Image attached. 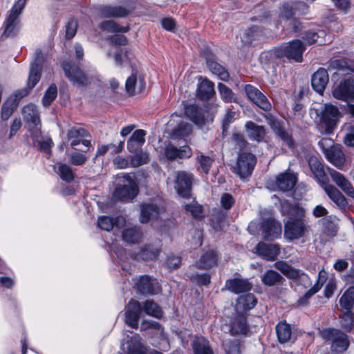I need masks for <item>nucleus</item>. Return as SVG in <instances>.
Returning <instances> with one entry per match:
<instances>
[{"instance_id":"nucleus-1","label":"nucleus","mask_w":354,"mask_h":354,"mask_svg":"<svg viewBox=\"0 0 354 354\" xmlns=\"http://www.w3.org/2000/svg\"><path fill=\"white\" fill-rule=\"evenodd\" d=\"M281 212L288 216L284 223L285 237L292 241L304 236L309 227L304 208L285 201L281 204Z\"/></svg>"},{"instance_id":"nucleus-2","label":"nucleus","mask_w":354,"mask_h":354,"mask_svg":"<svg viewBox=\"0 0 354 354\" xmlns=\"http://www.w3.org/2000/svg\"><path fill=\"white\" fill-rule=\"evenodd\" d=\"M320 113V121L317 124L318 131L322 133H332L340 118L339 109L334 105L326 104Z\"/></svg>"},{"instance_id":"nucleus-3","label":"nucleus","mask_w":354,"mask_h":354,"mask_svg":"<svg viewBox=\"0 0 354 354\" xmlns=\"http://www.w3.org/2000/svg\"><path fill=\"white\" fill-rule=\"evenodd\" d=\"M322 336L324 339L331 341L333 352L342 353L348 348V336L337 329L326 328L322 331Z\"/></svg>"},{"instance_id":"nucleus-4","label":"nucleus","mask_w":354,"mask_h":354,"mask_svg":"<svg viewBox=\"0 0 354 354\" xmlns=\"http://www.w3.org/2000/svg\"><path fill=\"white\" fill-rule=\"evenodd\" d=\"M62 68L66 77L75 86H86L91 83V78L74 63L65 61L62 63Z\"/></svg>"},{"instance_id":"nucleus-5","label":"nucleus","mask_w":354,"mask_h":354,"mask_svg":"<svg viewBox=\"0 0 354 354\" xmlns=\"http://www.w3.org/2000/svg\"><path fill=\"white\" fill-rule=\"evenodd\" d=\"M305 49V46L302 41L299 39H295L281 45L276 50L275 53L277 57H286L297 62H301Z\"/></svg>"},{"instance_id":"nucleus-6","label":"nucleus","mask_w":354,"mask_h":354,"mask_svg":"<svg viewBox=\"0 0 354 354\" xmlns=\"http://www.w3.org/2000/svg\"><path fill=\"white\" fill-rule=\"evenodd\" d=\"M257 163L254 155L248 152L240 153L234 167V172L244 179L251 176Z\"/></svg>"},{"instance_id":"nucleus-7","label":"nucleus","mask_w":354,"mask_h":354,"mask_svg":"<svg viewBox=\"0 0 354 354\" xmlns=\"http://www.w3.org/2000/svg\"><path fill=\"white\" fill-rule=\"evenodd\" d=\"M124 184L116 187L113 198L117 201L127 202L134 198L138 194V187L129 174L123 176Z\"/></svg>"},{"instance_id":"nucleus-8","label":"nucleus","mask_w":354,"mask_h":354,"mask_svg":"<svg viewBox=\"0 0 354 354\" xmlns=\"http://www.w3.org/2000/svg\"><path fill=\"white\" fill-rule=\"evenodd\" d=\"M26 3V0H18L12 6L5 21L3 34L6 37L15 35L18 30L19 17Z\"/></svg>"},{"instance_id":"nucleus-9","label":"nucleus","mask_w":354,"mask_h":354,"mask_svg":"<svg viewBox=\"0 0 354 354\" xmlns=\"http://www.w3.org/2000/svg\"><path fill=\"white\" fill-rule=\"evenodd\" d=\"M266 119L276 136L289 148H293L295 146L294 140L292 135L284 128L283 122L271 115H267Z\"/></svg>"},{"instance_id":"nucleus-10","label":"nucleus","mask_w":354,"mask_h":354,"mask_svg":"<svg viewBox=\"0 0 354 354\" xmlns=\"http://www.w3.org/2000/svg\"><path fill=\"white\" fill-rule=\"evenodd\" d=\"M335 98L345 102L354 100V78L342 80L333 91Z\"/></svg>"},{"instance_id":"nucleus-11","label":"nucleus","mask_w":354,"mask_h":354,"mask_svg":"<svg viewBox=\"0 0 354 354\" xmlns=\"http://www.w3.org/2000/svg\"><path fill=\"white\" fill-rule=\"evenodd\" d=\"M162 207L159 200L150 201L140 205V222L147 223L151 220L157 219L161 214Z\"/></svg>"},{"instance_id":"nucleus-12","label":"nucleus","mask_w":354,"mask_h":354,"mask_svg":"<svg viewBox=\"0 0 354 354\" xmlns=\"http://www.w3.org/2000/svg\"><path fill=\"white\" fill-rule=\"evenodd\" d=\"M125 342H122L121 348L124 354H145V348L141 343V337L138 334L129 331Z\"/></svg>"},{"instance_id":"nucleus-13","label":"nucleus","mask_w":354,"mask_h":354,"mask_svg":"<svg viewBox=\"0 0 354 354\" xmlns=\"http://www.w3.org/2000/svg\"><path fill=\"white\" fill-rule=\"evenodd\" d=\"M43 62V53L41 50L37 49L35 52L34 60L30 65L28 80V86L29 88H32L40 80Z\"/></svg>"},{"instance_id":"nucleus-14","label":"nucleus","mask_w":354,"mask_h":354,"mask_svg":"<svg viewBox=\"0 0 354 354\" xmlns=\"http://www.w3.org/2000/svg\"><path fill=\"white\" fill-rule=\"evenodd\" d=\"M141 313L142 304L137 300L131 299L127 306L125 323L132 328H138Z\"/></svg>"},{"instance_id":"nucleus-15","label":"nucleus","mask_w":354,"mask_h":354,"mask_svg":"<svg viewBox=\"0 0 354 354\" xmlns=\"http://www.w3.org/2000/svg\"><path fill=\"white\" fill-rule=\"evenodd\" d=\"M175 189L182 197H187L189 195L192 187L193 175L186 171H178L175 174Z\"/></svg>"},{"instance_id":"nucleus-16","label":"nucleus","mask_w":354,"mask_h":354,"mask_svg":"<svg viewBox=\"0 0 354 354\" xmlns=\"http://www.w3.org/2000/svg\"><path fill=\"white\" fill-rule=\"evenodd\" d=\"M223 329L232 335H246L248 332V326L245 317L243 315H236L230 320L228 324H225L223 326Z\"/></svg>"},{"instance_id":"nucleus-17","label":"nucleus","mask_w":354,"mask_h":354,"mask_svg":"<svg viewBox=\"0 0 354 354\" xmlns=\"http://www.w3.org/2000/svg\"><path fill=\"white\" fill-rule=\"evenodd\" d=\"M245 91L248 97L259 108L264 111L271 109L272 106L268 98L258 88L248 84L245 86Z\"/></svg>"},{"instance_id":"nucleus-18","label":"nucleus","mask_w":354,"mask_h":354,"mask_svg":"<svg viewBox=\"0 0 354 354\" xmlns=\"http://www.w3.org/2000/svg\"><path fill=\"white\" fill-rule=\"evenodd\" d=\"M308 166L314 178L321 185L328 182L327 176L324 169V166L320 160L315 156H308L307 158Z\"/></svg>"},{"instance_id":"nucleus-19","label":"nucleus","mask_w":354,"mask_h":354,"mask_svg":"<svg viewBox=\"0 0 354 354\" xmlns=\"http://www.w3.org/2000/svg\"><path fill=\"white\" fill-rule=\"evenodd\" d=\"M297 182V177L289 172L281 173L277 176L274 182V189L281 192L292 190Z\"/></svg>"},{"instance_id":"nucleus-20","label":"nucleus","mask_w":354,"mask_h":354,"mask_svg":"<svg viewBox=\"0 0 354 354\" xmlns=\"http://www.w3.org/2000/svg\"><path fill=\"white\" fill-rule=\"evenodd\" d=\"M254 252L267 260H274L279 253V248L277 244L259 243L254 249Z\"/></svg>"},{"instance_id":"nucleus-21","label":"nucleus","mask_w":354,"mask_h":354,"mask_svg":"<svg viewBox=\"0 0 354 354\" xmlns=\"http://www.w3.org/2000/svg\"><path fill=\"white\" fill-rule=\"evenodd\" d=\"M253 284L248 279L234 278L228 279L225 283V288L235 294L250 291Z\"/></svg>"},{"instance_id":"nucleus-22","label":"nucleus","mask_w":354,"mask_h":354,"mask_svg":"<svg viewBox=\"0 0 354 354\" xmlns=\"http://www.w3.org/2000/svg\"><path fill=\"white\" fill-rule=\"evenodd\" d=\"M100 15L103 17H124L133 9V7L126 8L122 6H102L100 7Z\"/></svg>"},{"instance_id":"nucleus-23","label":"nucleus","mask_w":354,"mask_h":354,"mask_svg":"<svg viewBox=\"0 0 354 354\" xmlns=\"http://www.w3.org/2000/svg\"><path fill=\"white\" fill-rule=\"evenodd\" d=\"M328 74L325 68H319L312 76L313 88L319 93H322L328 82Z\"/></svg>"},{"instance_id":"nucleus-24","label":"nucleus","mask_w":354,"mask_h":354,"mask_svg":"<svg viewBox=\"0 0 354 354\" xmlns=\"http://www.w3.org/2000/svg\"><path fill=\"white\" fill-rule=\"evenodd\" d=\"M329 174L334 183L348 196L354 198V188L343 174L334 169H329Z\"/></svg>"},{"instance_id":"nucleus-25","label":"nucleus","mask_w":354,"mask_h":354,"mask_svg":"<svg viewBox=\"0 0 354 354\" xmlns=\"http://www.w3.org/2000/svg\"><path fill=\"white\" fill-rule=\"evenodd\" d=\"M165 155L166 158L170 160H175L177 158H189L192 156V149L187 145L183 146L178 149L169 143L165 146Z\"/></svg>"},{"instance_id":"nucleus-26","label":"nucleus","mask_w":354,"mask_h":354,"mask_svg":"<svg viewBox=\"0 0 354 354\" xmlns=\"http://www.w3.org/2000/svg\"><path fill=\"white\" fill-rule=\"evenodd\" d=\"M146 132L142 129L136 130L127 140V147L129 153L138 152L145 142Z\"/></svg>"},{"instance_id":"nucleus-27","label":"nucleus","mask_w":354,"mask_h":354,"mask_svg":"<svg viewBox=\"0 0 354 354\" xmlns=\"http://www.w3.org/2000/svg\"><path fill=\"white\" fill-rule=\"evenodd\" d=\"M261 227L264 239L267 240L277 238L281 232V224L273 219L265 220L261 223Z\"/></svg>"},{"instance_id":"nucleus-28","label":"nucleus","mask_w":354,"mask_h":354,"mask_svg":"<svg viewBox=\"0 0 354 354\" xmlns=\"http://www.w3.org/2000/svg\"><path fill=\"white\" fill-rule=\"evenodd\" d=\"M245 131L250 140L258 142L262 141L266 135L264 127L258 125L252 121H248L245 123Z\"/></svg>"},{"instance_id":"nucleus-29","label":"nucleus","mask_w":354,"mask_h":354,"mask_svg":"<svg viewBox=\"0 0 354 354\" xmlns=\"http://www.w3.org/2000/svg\"><path fill=\"white\" fill-rule=\"evenodd\" d=\"M328 197L340 208H345L348 202L344 195L333 185L325 183L320 185Z\"/></svg>"},{"instance_id":"nucleus-30","label":"nucleus","mask_w":354,"mask_h":354,"mask_svg":"<svg viewBox=\"0 0 354 354\" xmlns=\"http://www.w3.org/2000/svg\"><path fill=\"white\" fill-rule=\"evenodd\" d=\"M137 289L142 295H154L158 291V286L148 276H142L136 283Z\"/></svg>"},{"instance_id":"nucleus-31","label":"nucleus","mask_w":354,"mask_h":354,"mask_svg":"<svg viewBox=\"0 0 354 354\" xmlns=\"http://www.w3.org/2000/svg\"><path fill=\"white\" fill-rule=\"evenodd\" d=\"M187 117L196 125L202 127L205 124V117L201 108L196 104H189L185 107Z\"/></svg>"},{"instance_id":"nucleus-32","label":"nucleus","mask_w":354,"mask_h":354,"mask_svg":"<svg viewBox=\"0 0 354 354\" xmlns=\"http://www.w3.org/2000/svg\"><path fill=\"white\" fill-rule=\"evenodd\" d=\"M326 279V272L324 270L319 271L316 283L304 296L299 299L298 304L301 306L305 305L308 300L321 289Z\"/></svg>"},{"instance_id":"nucleus-33","label":"nucleus","mask_w":354,"mask_h":354,"mask_svg":"<svg viewBox=\"0 0 354 354\" xmlns=\"http://www.w3.org/2000/svg\"><path fill=\"white\" fill-rule=\"evenodd\" d=\"M125 88L130 95L142 92L145 88V82L142 77H140L138 80L137 75L134 73L128 77L126 81Z\"/></svg>"},{"instance_id":"nucleus-34","label":"nucleus","mask_w":354,"mask_h":354,"mask_svg":"<svg viewBox=\"0 0 354 354\" xmlns=\"http://www.w3.org/2000/svg\"><path fill=\"white\" fill-rule=\"evenodd\" d=\"M192 346L194 354H213L209 341L202 336L196 337Z\"/></svg>"},{"instance_id":"nucleus-35","label":"nucleus","mask_w":354,"mask_h":354,"mask_svg":"<svg viewBox=\"0 0 354 354\" xmlns=\"http://www.w3.org/2000/svg\"><path fill=\"white\" fill-rule=\"evenodd\" d=\"M277 339L281 344L292 339V328L286 321L279 322L276 326Z\"/></svg>"},{"instance_id":"nucleus-36","label":"nucleus","mask_w":354,"mask_h":354,"mask_svg":"<svg viewBox=\"0 0 354 354\" xmlns=\"http://www.w3.org/2000/svg\"><path fill=\"white\" fill-rule=\"evenodd\" d=\"M214 93V84L207 79L203 80L196 90L197 97L203 100H209Z\"/></svg>"},{"instance_id":"nucleus-37","label":"nucleus","mask_w":354,"mask_h":354,"mask_svg":"<svg viewBox=\"0 0 354 354\" xmlns=\"http://www.w3.org/2000/svg\"><path fill=\"white\" fill-rule=\"evenodd\" d=\"M326 159L336 167L340 169L344 165L345 157L343 151L339 146H335L326 155Z\"/></svg>"},{"instance_id":"nucleus-38","label":"nucleus","mask_w":354,"mask_h":354,"mask_svg":"<svg viewBox=\"0 0 354 354\" xmlns=\"http://www.w3.org/2000/svg\"><path fill=\"white\" fill-rule=\"evenodd\" d=\"M122 239L130 244L138 243L142 239L143 234L137 227H129L122 232Z\"/></svg>"},{"instance_id":"nucleus-39","label":"nucleus","mask_w":354,"mask_h":354,"mask_svg":"<svg viewBox=\"0 0 354 354\" xmlns=\"http://www.w3.org/2000/svg\"><path fill=\"white\" fill-rule=\"evenodd\" d=\"M160 252V246L151 244L145 245L137 254V258L145 261L153 260L158 257Z\"/></svg>"},{"instance_id":"nucleus-40","label":"nucleus","mask_w":354,"mask_h":354,"mask_svg":"<svg viewBox=\"0 0 354 354\" xmlns=\"http://www.w3.org/2000/svg\"><path fill=\"white\" fill-rule=\"evenodd\" d=\"M25 125L29 131L31 133V136L33 139H37L41 136V121L39 115L35 117H30V118L24 119Z\"/></svg>"},{"instance_id":"nucleus-41","label":"nucleus","mask_w":354,"mask_h":354,"mask_svg":"<svg viewBox=\"0 0 354 354\" xmlns=\"http://www.w3.org/2000/svg\"><path fill=\"white\" fill-rule=\"evenodd\" d=\"M146 315L160 319L162 317V308L153 300L147 299L142 304V312Z\"/></svg>"},{"instance_id":"nucleus-42","label":"nucleus","mask_w":354,"mask_h":354,"mask_svg":"<svg viewBox=\"0 0 354 354\" xmlns=\"http://www.w3.org/2000/svg\"><path fill=\"white\" fill-rule=\"evenodd\" d=\"M207 65L209 71L214 75H217L221 80L227 81L229 78L227 71L220 64L213 59H208Z\"/></svg>"},{"instance_id":"nucleus-43","label":"nucleus","mask_w":354,"mask_h":354,"mask_svg":"<svg viewBox=\"0 0 354 354\" xmlns=\"http://www.w3.org/2000/svg\"><path fill=\"white\" fill-rule=\"evenodd\" d=\"M257 300L254 295L249 293L240 296L237 299V308L243 310H250L257 304Z\"/></svg>"},{"instance_id":"nucleus-44","label":"nucleus","mask_w":354,"mask_h":354,"mask_svg":"<svg viewBox=\"0 0 354 354\" xmlns=\"http://www.w3.org/2000/svg\"><path fill=\"white\" fill-rule=\"evenodd\" d=\"M354 304V287L348 288L339 299V305L346 310H351Z\"/></svg>"},{"instance_id":"nucleus-45","label":"nucleus","mask_w":354,"mask_h":354,"mask_svg":"<svg viewBox=\"0 0 354 354\" xmlns=\"http://www.w3.org/2000/svg\"><path fill=\"white\" fill-rule=\"evenodd\" d=\"M55 169L63 180L66 182L73 180L75 175L69 165L64 163H57L55 167Z\"/></svg>"},{"instance_id":"nucleus-46","label":"nucleus","mask_w":354,"mask_h":354,"mask_svg":"<svg viewBox=\"0 0 354 354\" xmlns=\"http://www.w3.org/2000/svg\"><path fill=\"white\" fill-rule=\"evenodd\" d=\"M100 28L109 32H127L129 30V26H120L113 20L103 21L100 24Z\"/></svg>"},{"instance_id":"nucleus-47","label":"nucleus","mask_w":354,"mask_h":354,"mask_svg":"<svg viewBox=\"0 0 354 354\" xmlns=\"http://www.w3.org/2000/svg\"><path fill=\"white\" fill-rule=\"evenodd\" d=\"M86 136V131L82 128L77 129L72 128L68 130L67 137L68 140H71V147H75L78 145L82 140V138Z\"/></svg>"},{"instance_id":"nucleus-48","label":"nucleus","mask_w":354,"mask_h":354,"mask_svg":"<svg viewBox=\"0 0 354 354\" xmlns=\"http://www.w3.org/2000/svg\"><path fill=\"white\" fill-rule=\"evenodd\" d=\"M17 106L16 100L14 98H8L2 106L1 118L3 120H7L11 116Z\"/></svg>"},{"instance_id":"nucleus-49","label":"nucleus","mask_w":354,"mask_h":354,"mask_svg":"<svg viewBox=\"0 0 354 354\" xmlns=\"http://www.w3.org/2000/svg\"><path fill=\"white\" fill-rule=\"evenodd\" d=\"M133 153V155L130 157V161L131 165L133 167L145 165L149 161L148 153L146 151H143L142 149Z\"/></svg>"},{"instance_id":"nucleus-50","label":"nucleus","mask_w":354,"mask_h":354,"mask_svg":"<svg viewBox=\"0 0 354 354\" xmlns=\"http://www.w3.org/2000/svg\"><path fill=\"white\" fill-rule=\"evenodd\" d=\"M192 126L186 122L180 123L173 131L172 136L176 138H183L192 133Z\"/></svg>"},{"instance_id":"nucleus-51","label":"nucleus","mask_w":354,"mask_h":354,"mask_svg":"<svg viewBox=\"0 0 354 354\" xmlns=\"http://www.w3.org/2000/svg\"><path fill=\"white\" fill-rule=\"evenodd\" d=\"M282 277L276 271L268 270L261 277L262 282L266 286H273L279 282Z\"/></svg>"},{"instance_id":"nucleus-52","label":"nucleus","mask_w":354,"mask_h":354,"mask_svg":"<svg viewBox=\"0 0 354 354\" xmlns=\"http://www.w3.org/2000/svg\"><path fill=\"white\" fill-rule=\"evenodd\" d=\"M325 35V32L324 30H319L315 32L313 31H308L305 33L304 36V39H305L309 44H312L314 43H318L319 45L322 44L323 39L322 38Z\"/></svg>"},{"instance_id":"nucleus-53","label":"nucleus","mask_w":354,"mask_h":354,"mask_svg":"<svg viewBox=\"0 0 354 354\" xmlns=\"http://www.w3.org/2000/svg\"><path fill=\"white\" fill-rule=\"evenodd\" d=\"M197 162L199 164L198 170L200 171L201 172L207 174L209 171L210 167H212L213 160L209 156H206L203 154H200L197 157Z\"/></svg>"},{"instance_id":"nucleus-54","label":"nucleus","mask_w":354,"mask_h":354,"mask_svg":"<svg viewBox=\"0 0 354 354\" xmlns=\"http://www.w3.org/2000/svg\"><path fill=\"white\" fill-rule=\"evenodd\" d=\"M218 88L221 98L227 102L236 101L235 94L232 91L223 83L218 84Z\"/></svg>"},{"instance_id":"nucleus-55","label":"nucleus","mask_w":354,"mask_h":354,"mask_svg":"<svg viewBox=\"0 0 354 354\" xmlns=\"http://www.w3.org/2000/svg\"><path fill=\"white\" fill-rule=\"evenodd\" d=\"M57 95V88L55 84H51L46 90L43 98L42 104L44 106H48L56 98Z\"/></svg>"},{"instance_id":"nucleus-56","label":"nucleus","mask_w":354,"mask_h":354,"mask_svg":"<svg viewBox=\"0 0 354 354\" xmlns=\"http://www.w3.org/2000/svg\"><path fill=\"white\" fill-rule=\"evenodd\" d=\"M223 346L226 354H240L241 344L239 340H226Z\"/></svg>"},{"instance_id":"nucleus-57","label":"nucleus","mask_w":354,"mask_h":354,"mask_svg":"<svg viewBox=\"0 0 354 354\" xmlns=\"http://www.w3.org/2000/svg\"><path fill=\"white\" fill-rule=\"evenodd\" d=\"M235 114L236 113L234 111L228 109L224 115V117L222 120L223 137H225L227 134L230 126L234 120Z\"/></svg>"},{"instance_id":"nucleus-58","label":"nucleus","mask_w":354,"mask_h":354,"mask_svg":"<svg viewBox=\"0 0 354 354\" xmlns=\"http://www.w3.org/2000/svg\"><path fill=\"white\" fill-rule=\"evenodd\" d=\"M201 261L204 266H214L217 263V254L215 251L209 250L202 255Z\"/></svg>"},{"instance_id":"nucleus-59","label":"nucleus","mask_w":354,"mask_h":354,"mask_svg":"<svg viewBox=\"0 0 354 354\" xmlns=\"http://www.w3.org/2000/svg\"><path fill=\"white\" fill-rule=\"evenodd\" d=\"M69 162L75 166H81L86 163L88 160V157L80 152L71 153L69 156Z\"/></svg>"},{"instance_id":"nucleus-60","label":"nucleus","mask_w":354,"mask_h":354,"mask_svg":"<svg viewBox=\"0 0 354 354\" xmlns=\"http://www.w3.org/2000/svg\"><path fill=\"white\" fill-rule=\"evenodd\" d=\"M97 225L103 230L110 231L113 228V218L106 216L98 218Z\"/></svg>"},{"instance_id":"nucleus-61","label":"nucleus","mask_w":354,"mask_h":354,"mask_svg":"<svg viewBox=\"0 0 354 354\" xmlns=\"http://www.w3.org/2000/svg\"><path fill=\"white\" fill-rule=\"evenodd\" d=\"M342 326L346 329H351L353 325V316L351 310H346L339 317Z\"/></svg>"},{"instance_id":"nucleus-62","label":"nucleus","mask_w":354,"mask_h":354,"mask_svg":"<svg viewBox=\"0 0 354 354\" xmlns=\"http://www.w3.org/2000/svg\"><path fill=\"white\" fill-rule=\"evenodd\" d=\"M318 145L322 150L324 155H326L330 149H333L335 145L333 139L329 138H323L318 142Z\"/></svg>"},{"instance_id":"nucleus-63","label":"nucleus","mask_w":354,"mask_h":354,"mask_svg":"<svg viewBox=\"0 0 354 354\" xmlns=\"http://www.w3.org/2000/svg\"><path fill=\"white\" fill-rule=\"evenodd\" d=\"M282 273L290 279H297L301 275L305 277L304 274H301L299 270L295 268V267H280Z\"/></svg>"},{"instance_id":"nucleus-64","label":"nucleus","mask_w":354,"mask_h":354,"mask_svg":"<svg viewBox=\"0 0 354 354\" xmlns=\"http://www.w3.org/2000/svg\"><path fill=\"white\" fill-rule=\"evenodd\" d=\"M296 13L294 6L289 3H285L283 5L280 17L286 20L291 19L293 15Z\"/></svg>"}]
</instances>
